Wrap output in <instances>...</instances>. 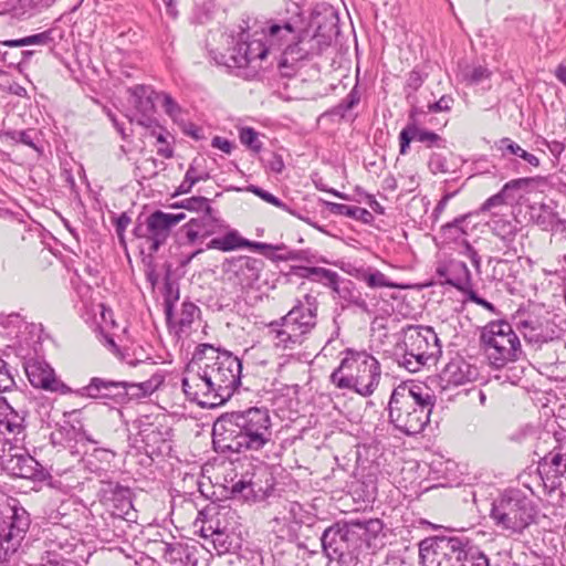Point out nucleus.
I'll return each instance as SVG.
<instances>
[{
	"label": "nucleus",
	"instance_id": "nucleus-1",
	"mask_svg": "<svg viewBox=\"0 0 566 566\" xmlns=\"http://www.w3.org/2000/svg\"><path fill=\"white\" fill-rule=\"evenodd\" d=\"M203 365L188 367L181 386L187 399L201 407L214 408L227 402L241 385L242 364L232 353L202 345Z\"/></svg>",
	"mask_w": 566,
	"mask_h": 566
},
{
	"label": "nucleus",
	"instance_id": "nucleus-2",
	"mask_svg": "<svg viewBox=\"0 0 566 566\" xmlns=\"http://www.w3.org/2000/svg\"><path fill=\"white\" fill-rule=\"evenodd\" d=\"M213 443L226 453L259 451L272 441L268 408L250 407L222 413L213 424Z\"/></svg>",
	"mask_w": 566,
	"mask_h": 566
},
{
	"label": "nucleus",
	"instance_id": "nucleus-3",
	"mask_svg": "<svg viewBox=\"0 0 566 566\" xmlns=\"http://www.w3.org/2000/svg\"><path fill=\"white\" fill-rule=\"evenodd\" d=\"M434 403L430 388L420 384L400 385L390 396V421L408 436L418 434L428 424Z\"/></svg>",
	"mask_w": 566,
	"mask_h": 566
},
{
	"label": "nucleus",
	"instance_id": "nucleus-4",
	"mask_svg": "<svg viewBox=\"0 0 566 566\" xmlns=\"http://www.w3.org/2000/svg\"><path fill=\"white\" fill-rule=\"evenodd\" d=\"M339 365L331 374V382L338 389H348L361 397H370L379 386L381 367L366 350L344 349Z\"/></svg>",
	"mask_w": 566,
	"mask_h": 566
},
{
	"label": "nucleus",
	"instance_id": "nucleus-5",
	"mask_svg": "<svg viewBox=\"0 0 566 566\" xmlns=\"http://www.w3.org/2000/svg\"><path fill=\"white\" fill-rule=\"evenodd\" d=\"M258 32L252 38L249 33L242 31L238 38H232L231 45L227 52L211 51V56L218 65L226 66L237 76L253 78L262 67V61L268 56L269 49L262 42V39H255Z\"/></svg>",
	"mask_w": 566,
	"mask_h": 566
},
{
	"label": "nucleus",
	"instance_id": "nucleus-6",
	"mask_svg": "<svg viewBox=\"0 0 566 566\" xmlns=\"http://www.w3.org/2000/svg\"><path fill=\"white\" fill-rule=\"evenodd\" d=\"M506 321H492L481 332V344L490 365L496 369L518 360L523 354L521 340Z\"/></svg>",
	"mask_w": 566,
	"mask_h": 566
},
{
	"label": "nucleus",
	"instance_id": "nucleus-7",
	"mask_svg": "<svg viewBox=\"0 0 566 566\" xmlns=\"http://www.w3.org/2000/svg\"><path fill=\"white\" fill-rule=\"evenodd\" d=\"M535 509L528 496L517 489L503 492L493 501L490 516L494 524L513 533H520L534 518Z\"/></svg>",
	"mask_w": 566,
	"mask_h": 566
},
{
	"label": "nucleus",
	"instance_id": "nucleus-8",
	"mask_svg": "<svg viewBox=\"0 0 566 566\" xmlns=\"http://www.w3.org/2000/svg\"><path fill=\"white\" fill-rule=\"evenodd\" d=\"M30 527L29 513L17 499L0 496V563L7 562L20 547Z\"/></svg>",
	"mask_w": 566,
	"mask_h": 566
},
{
	"label": "nucleus",
	"instance_id": "nucleus-9",
	"mask_svg": "<svg viewBox=\"0 0 566 566\" xmlns=\"http://www.w3.org/2000/svg\"><path fill=\"white\" fill-rule=\"evenodd\" d=\"M405 353L398 358L399 366L410 373L419 371L430 359L441 353L439 338L432 327L409 325L405 329Z\"/></svg>",
	"mask_w": 566,
	"mask_h": 566
},
{
	"label": "nucleus",
	"instance_id": "nucleus-10",
	"mask_svg": "<svg viewBox=\"0 0 566 566\" xmlns=\"http://www.w3.org/2000/svg\"><path fill=\"white\" fill-rule=\"evenodd\" d=\"M470 541L460 536L429 537L419 544L422 566H463L462 558Z\"/></svg>",
	"mask_w": 566,
	"mask_h": 566
},
{
	"label": "nucleus",
	"instance_id": "nucleus-11",
	"mask_svg": "<svg viewBox=\"0 0 566 566\" xmlns=\"http://www.w3.org/2000/svg\"><path fill=\"white\" fill-rule=\"evenodd\" d=\"M513 325L524 340L536 348L559 338L562 333L555 315L542 310L517 312L513 317Z\"/></svg>",
	"mask_w": 566,
	"mask_h": 566
},
{
	"label": "nucleus",
	"instance_id": "nucleus-12",
	"mask_svg": "<svg viewBox=\"0 0 566 566\" xmlns=\"http://www.w3.org/2000/svg\"><path fill=\"white\" fill-rule=\"evenodd\" d=\"M186 218L184 212L169 213L156 210L143 221L139 217L134 228L137 238L145 239L151 252H157L168 240L172 228Z\"/></svg>",
	"mask_w": 566,
	"mask_h": 566
},
{
	"label": "nucleus",
	"instance_id": "nucleus-13",
	"mask_svg": "<svg viewBox=\"0 0 566 566\" xmlns=\"http://www.w3.org/2000/svg\"><path fill=\"white\" fill-rule=\"evenodd\" d=\"M331 43L332 38L322 33L319 29L313 34L304 30L297 35L295 34V39L286 44L282 51L279 66L287 67L296 62L318 56L331 46Z\"/></svg>",
	"mask_w": 566,
	"mask_h": 566
},
{
	"label": "nucleus",
	"instance_id": "nucleus-14",
	"mask_svg": "<svg viewBox=\"0 0 566 566\" xmlns=\"http://www.w3.org/2000/svg\"><path fill=\"white\" fill-rule=\"evenodd\" d=\"M322 547L329 560L349 564L357 558L358 548L347 523L333 525L324 531Z\"/></svg>",
	"mask_w": 566,
	"mask_h": 566
},
{
	"label": "nucleus",
	"instance_id": "nucleus-15",
	"mask_svg": "<svg viewBox=\"0 0 566 566\" xmlns=\"http://www.w3.org/2000/svg\"><path fill=\"white\" fill-rule=\"evenodd\" d=\"M127 92L129 93L128 101L136 111L134 118L130 120H136L137 124L147 128L157 127L158 125L154 114L155 103H158L159 93L147 85H136L129 87Z\"/></svg>",
	"mask_w": 566,
	"mask_h": 566
},
{
	"label": "nucleus",
	"instance_id": "nucleus-16",
	"mask_svg": "<svg viewBox=\"0 0 566 566\" xmlns=\"http://www.w3.org/2000/svg\"><path fill=\"white\" fill-rule=\"evenodd\" d=\"M468 216L455 218L452 222L441 227L440 237L443 243H458L461 247L459 251L461 254L468 256L478 273H481V258L476 250L467 240V230L463 223L467 221Z\"/></svg>",
	"mask_w": 566,
	"mask_h": 566
},
{
	"label": "nucleus",
	"instance_id": "nucleus-17",
	"mask_svg": "<svg viewBox=\"0 0 566 566\" xmlns=\"http://www.w3.org/2000/svg\"><path fill=\"white\" fill-rule=\"evenodd\" d=\"M124 389L122 381L93 377L86 386L77 389L75 394L80 397L111 400L114 403L124 405L126 395Z\"/></svg>",
	"mask_w": 566,
	"mask_h": 566
},
{
	"label": "nucleus",
	"instance_id": "nucleus-18",
	"mask_svg": "<svg viewBox=\"0 0 566 566\" xmlns=\"http://www.w3.org/2000/svg\"><path fill=\"white\" fill-rule=\"evenodd\" d=\"M284 316L307 339L317 324L316 297L305 295L304 302L298 301Z\"/></svg>",
	"mask_w": 566,
	"mask_h": 566
},
{
	"label": "nucleus",
	"instance_id": "nucleus-19",
	"mask_svg": "<svg viewBox=\"0 0 566 566\" xmlns=\"http://www.w3.org/2000/svg\"><path fill=\"white\" fill-rule=\"evenodd\" d=\"M24 370L33 387L61 394L72 391L71 388L55 377L53 368L43 360H29L24 366Z\"/></svg>",
	"mask_w": 566,
	"mask_h": 566
},
{
	"label": "nucleus",
	"instance_id": "nucleus-20",
	"mask_svg": "<svg viewBox=\"0 0 566 566\" xmlns=\"http://www.w3.org/2000/svg\"><path fill=\"white\" fill-rule=\"evenodd\" d=\"M15 399L0 395V433L10 434L15 442L25 438L24 411L14 406Z\"/></svg>",
	"mask_w": 566,
	"mask_h": 566
},
{
	"label": "nucleus",
	"instance_id": "nucleus-21",
	"mask_svg": "<svg viewBox=\"0 0 566 566\" xmlns=\"http://www.w3.org/2000/svg\"><path fill=\"white\" fill-rule=\"evenodd\" d=\"M418 108H412L409 114L410 122L399 134L400 154H407L411 140H418L428 147H444V139L433 132L421 129L416 124V116L419 114Z\"/></svg>",
	"mask_w": 566,
	"mask_h": 566
},
{
	"label": "nucleus",
	"instance_id": "nucleus-22",
	"mask_svg": "<svg viewBox=\"0 0 566 566\" xmlns=\"http://www.w3.org/2000/svg\"><path fill=\"white\" fill-rule=\"evenodd\" d=\"M6 471L21 479L42 481L46 478L44 468L21 447L6 460Z\"/></svg>",
	"mask_w": 566,
	"mask_h": 566
},
{
	"label": "nucleus",
	"instance_id": "nucleus-23",
	"mask_svg": "<svg viewBox=\"0 0 566 566\" xmlns=\"http://www.w3.org/2000/svg\"><path fill=\"white\" fill-rule=\"evenodd\" d=\"M156 553L170 566H196V548L182 542L172 539L160 541L156 544Z\"/></svg>",
	"mask_w": 566,
	"mask_h": 566
},
{
	"label": "nucleus",
	"instance_id": "nucleus-24",
	"mask_svg": "<svg viewBox=\"0 0 566 566\" xmlns=\"http://www.w3.org/2000/svg\"><path fill=\"white\" fill-rule=\"evenodd\" d=\"M168 293L165 297V314L166 318L169 325H174L176 328V335L181 336L182 334L187 333L188 329H190L195 318L199 315L200 310L199 307L192 303V302H184L181 305V311L178 314V317L176 321H172V314H174V303L178 300L179 295L178 292L172 296L171 286H167Z\"/></svg>",
	"mask_w": 566,
	"mask_h": 566
},
{
	"label": "nucleus",
	"instance_id": "nucleus-25",
	"mask_svg": "<svg viewBox=\"0 0 566 566\" xmlns=\"http://www.w3.org/2000/svg\"><path fill=\"white\" fill-rule=\"evenodd\" d=\"M268 337L275 348L293 350L303 345L306 339L290 324L285 316L266 325Z\"/></svg>",
	"mask_w": 566,
	"mask_h": 566
},
{
	"label": "nucleus",
	"instance_id": "nucleus-26",
	"mask_svg": "<svg viewBox=\"0 0 566 566\" xmlns=\"http://www.w3.org/2000/svg\"><path fill=\"white\" fill-rule=\"evenodd\" d=\"M436 273L442 284H448L465 294L472 289V276L467 264L459 260H449L440 263Z\"/></svg>",
	"mask_w": 566,
	"mask_h": 566
},
{
	"label": "nucleus",
	"instance_id": "nucleus-27",
	"mask_svg": "<svg viewBox=\"0 0 566 566\" xmlns=\"http://www.w3.org/2000/svg\"><path fill=\"white\" fill-rule=\"evenodd\" d=\"M479 376L478 368L461 357L451 359L440 373L442 388L461 386L475 380Z\"/></svg>",
	"mask_w": 566,
	"mask_h": 566
},
{
	"label": "nucleus",
	"instance_id": "nucleus-28",
	"mask_svg": "<svg viewBox=\"0 0 566 566\" xmlns=\"http://www.w3.org/2000/svg\"><path fill=\"white\" fill-rule=\"evenodd\" d=\"M263 268L264 262L252 256H240L230 263V271L241 290L253 287L259 281Z\"/></svg>",
	"mask_w": 566,
	"mask_h": 566
},
{
	"label": "nucleus",
	"instance_id": "nucleus-29",
	"mask_svg": "<svg viewBox=\"0 0 566 566\" xmlns=\"http://www.w3.org/2000/svg\"><path fill=\"white\" fill-rule=\"evenodd\" d=\"M104 499L108 502L114 517L129 521L133 512L132 494L128 488L118 483H108L104 489Z\"/></svg>",
	"mask_w": 566,
	"mask_h": 566
},
{
	"label": "nucleus",
	"instance_id": "nucleus-30",
	"mask_svg": "<svg viewBox=\"0 0 566 566\" xmlns=\"http://www.w3.org/2000/svg\"><path fill=\"white\" fill-rule=\"evenodd\" d=\"M255 39H262L270 54L273 50H280L287 41L292 42L295 39V30L290 22H270L260 33L258 32Z\"/></svg>",
	"mask_w": 566,
	"mask_h": 566
},
{
	"label": "nucleus",
	"instance_id": "nucleus-31",
	"mask_svg": "<svg viewBox=\"0 0 566 566\" xmlns=\"http://www.w3.org/2000/svg\"><path fill=\"white\" fill-rule=\"evenodd\" d=\"M218 220L213 216V210L202 213L197 218L190 219L184 227L182 232L188 241L192 244L199 239H206L217 231Z\"/></svg>",
	"mask_w": 566,
	"mask_h": 566
},
{
	"label": "nucleus",
	"instance_id": "nucleus-32",
	"mask_svg": "<svg viewBox=\"0 0 566 566\" xmlns=\"http://www.w3.org/2000/svg\"><path fill=\"white\" fill-rule=\"evenodd\" d=\"M358 551L365 544L367 547L373 545V541L381 533L384 524L379 518L350 520L347 522Z\"/></svg>",
	"mask_w": 566,
	"mask_h": 566
},
{
	"label": "nucleus",
	"instance_id": "nucleus-33",
	"mask_svg": "<svg viewBox=\"0 0 566 566\" xmlns=\"http://www.w3.org/2000/svg\"><path fill=\"white\" fill-rule=\"evenodd\" d=\"M332 290L342 301L343 308L347 306H355L363 312H369L367 302L363 298L361 293L357 290L350 280H344L339 277Z\"/></svg>",
	"mask_w": 566,
	"mask_h": 566
},
{
	"label": "nucleus",
	"instance_id": "nucleus-34",
	"mask_svg": "<svg viewBox=\"0 0 566 566\" xmlns=\"http://www.w3.org/2000/svg\"><path fill=\"white\" fill-rule=\"evenodd\" d=\"M539 471L546 474L553 472L555 478L566 474V447L554 448L539 463Z\"/></svg>",
	"mask_w": 566,
	"mask_h": 566
},
{
	"label": "nucleus",
	"instance_id": "nucleus-35",
	"mask_svg": "<svg viewBox=\"0 0 566 566\" xmlns=\"http://www.w3.org/2000/svg\"><path fill=\"white\" fill-rule=\"evenodd\" d=\"M209 536L210 544L219 555L235 553L241 546L240 538L234 533L224 530L216 528V531H211Z\"/></svg>",
	"mask_w": 566,
	"mask_h": 566
},
{
	"label": "nucleus",
	"instance_id": "nucleus-36",
	"mask_svg": "<svg viewBox=\"0 0 566 566\" xmlns=\"http://www.w3.org/2000/svg\"><path fill=\"white\" fill-rule=\"evenodd\" d=\"M495 147L499 151H501V156L503 158H506L507 156H515L523 159L532 167L536 168L539 166V159L535 155L526 151L517 143L509 137H503L497 140L495 143Z\"/></svg>",
	"mask_w": 566,
	"mask_h": 566
},
{
	"label": "nucleus",
	"instance_id": "nucleus-37",
	"mask_svg": "<svg viewBox=\"0 0 566 566\" xmlns=\"http://www.w3.org/2000/svg\"><path fill=\"white\" fill-rule=\"evenodd\" d=\"M350 274L354 275L357 280L365 282L370 289L398 287L397 284L391 282L382 272L377 269L359 268L356 269L355 272H350Z\"/></svg>",
	"mask_w": 566,
	"mask_h": 566
},
{
	"label": "nucleus",
	"instance_id": "nucleus-38",
	"mask_svg": "<svg viewBox=\"0 0 566 566\" xmlns=\"http://www.w3.org/2000/svg\"><path fill=\"white\" fill-rule=\"evenodd\" d=\"M249 244L250 241L242 238L237 230H230L223 237L213 238L210 240V242L207 244V248L229 252L245 248Z\"/></svg>",
	"mask_w": 566,
	"mask_h": 566
},
{
	"label": "nucleus",
	"instance_id": "nucleus-39",
	"mask_svg": "<svg viewBox=\"0 0 566 566\" xmlns=\"http://www.w3.org/2000/svg\"><path fill=\"white\" fill-rule=\"evenodd\" d=\"M539 178L523 177L510 180L502 189L512 202L517 201L524 193L531 192L538 184Z\"/></svg>",
	"mask_w": 566,
	"mask_h": 566
},
{
	"label": "nucleus",
	"instance_id": "nucleus-40",
	"mask_svg": "<svg viewBox=\"0 0 566 566\" xmlns=\"http://www.w3.org/2000/svg\"><path fill=\"white\" fill-rule=\"evenodd\" d=\"M328 207L329 211L335 214L349 217L355 220H360L364 223H370L374 219L373 214L367 209L357 206L328 202Z\"/></svg>",
	"mask_w": 566,
	"mask_h": 566
},
{
	"label": "nucleus",
	"instance_id": "nucleus-41",
	"mask_svg": "<svg viewBox=\"0 0 566 566\" xmlns=\"http://www.w3.org/2000/svg\"><path fill=\"white\" fill-rule=\"evenodd\" d=\"M532 219L544 230L552 229L557 220V214L549 205L541 203L537 209L533 208Z\"/></svg>",
	"mask_w": 566,
	"mask_h": 566
},
{
	"label": "nucleus",
	"instance_id": "nucleus-42",
	"mask_svg": "<svg viewBox=\"0 0 566 566\" xmlns=\"http://www.w3.org/2000/svg\"><path fill=\"white\" fill-rule=\"evenodd\" d=\"M491 230L494 235L500 238L506 244L511 243L517 232V228L511 221L499 218L492 221Z\"/></svg>",
	"mask_w": 566,
	"mask_h": 566
},
{
	"label": "nucleus",
	"instance_id": "nucleus-43",
	"mask_svg": "<svg viewBox=\"0 0 566 566\" xmlns=\"http://www.w3.org/2000/svg\"><path fill=\"white\" fill-rule=\"evenodd\" d=\"M306 277H314L315 281L323 282L328 287H333L337 281L339 280V275L337 272L332 271L325 268L311 266L304 269Z\"/></svg>",
	"mask_w": 566,
	"mask_h": 566
},
{
	"label": "nucleus",
	"instance_id": "nucleus-44",
	"mask_svg": "<svg viewBox=\"0 0 566 566\" xmlns=\"http://www.w3.org/2000/svg\"><path fill=\"white\" fill-rule=\"evenodd\" d=\"M6 136L15 144L20 143L38 150L35 142L39 139V134L34 128L25 130H8L6 132Z\"/></svg>",
	"mask_w": 566,
	"mask_h": 566
},
{
	"label": "nucleus",
	"instance_id": "nucleus-45",
	"mask_svg": "<svg viewBox=\"0 0 566 566\" xmlns=\"http://www.w3.org/2000/svg\"><path fill=\"white\" fill-rule=\"evenodd\" d=\"M17 370L0 357V394L12 392L17 387L14 375Z\"/></svg>",
	"mask_w": 566,
	"mask_h": 566
},
{
	"label": "nucleus",
	"instance_id": "nucleus-46",
	"mask_svg": "<svg viewBox=\"0 0 566 566\" xmlns=\"http://www.w3.org/2000/svg\"><path fill=\"white\" fill-rule=\"evenodd\" d=\"M126 392L125 395V403L128 402L132 399H139L147 397L151 394V385L148 381L145 382H129V381H122Z\"/></svg>",
	"mask_w": 566,
	"mask_h": 566
},
{
	"label": "nucleus",
	"instance_id": "nucleus-47",
	"mask_svg": "<svg viewBox=\"0 0 566 566\" xmlns=\"http://www.w3.org/2000/svg\"><path fill=\"white\" fill-rule=\"evenodd\" d=\"M360 101V93L357 85H355L347 96L332 109V114L340 117H345L346 113L358 105Z\"/></svg>",
	"mask_w": 566,
	"mask_h": 566
},
{
	"label": "nucleus",
	"instance_id": "nucleus-48",
	"mask_svg": "<svg viewBox=\"0 0 566 566\" xmlns=\"http://www.w3.org/2000/svg\"><path fill=\"white\" fill-rule=\"evenodd\" d=\"M158 103H160L165 113L175 122L182 120V109L179 104L167 93L158 94Z\"/></svg>",
	"mask_w": 566,
	"mask_h": 566
},
{
	"label": "nucleus",
	"instance_id": "nucleus-49",
	"mask_svg": "<svg viewBox=\"0 0 566 566\" xmlns=\"http://www.w3.org/2000/svg\"><path fill=\"white\" fill-rule=\"evenodd\" d=\"M176 207L202 213L212 211L209 200L201 196L186 198L181 200L180 203L176 205Z\"/></svg>",
	"mask_w": 566,
	"mask_h": 566
},
{
	"label": "nucleus",
	"instance_id": "nucleus-50",
	"mask_svg": "<svg viewBox=\"0 0 566 566\" xmlns=\"http://www.w3.org/2000/svg\"><path fill=\"white\" fill-rule=\"evenodd\" d=\"M491 71L482 65L468 67L463 71V80L471 85H478L491 76Z\"/></svg>",
	"mask_w": 566,
	"mask_h": 566
},
{
	"label": "nucleus",
	"instance_id": "nucleus-51",
	"mask_svg": "<svg viewBox=\"0 0 566 566\" xmlns=\"http://www.w3.org/2000/svg\"><path fill=\"white\" fill-rule=\"evenodd\" d=\"M239 138L241 144L255 153L260 151L262 148V143L259 139L258 133L251 127L241 128Z\"/></svg>",
	"mask_w": 566,
	"mask_h": 566
},
{
	"label": "nucleus",
	"instance_id": "nucleus-52",
	"mask_svg": "<svg viewBox=\"0 0 566 566\" xmlns=\"http://www.w3.org/2000/svg\"><path fill=\"white\" fill-rule=\"evenodd\" d=\"M513 203L506 193L501 189L497 193L488 198L480 207L481 212L491 211L494 208L502 207L505 205Z\"/></svg>",
	"mask_w": 566,
	"mask_h": 566
},
{
	"label": "nucleus",
	"instance_id": "nucleus-53",
	"mask_svg": "<svg viewBox=\"0 0 566 566\" xmlns=\"http://www.w3.org/2000/svg\"><path fill=\"white\" fill-rule=\"evenodd\" d=\"M247 190L249 192H252L253 195L258 196L259 198H261L262 200H264L265 202L268 203H271L280 209H287V205L284 203L282 200H280L277 197H275L274 195H272L271 192L258 187V186H254V185H250Z\"/></svg>",
	"mask_w": 566,
	"mask_h": 566
},
{
	"label": "nucleus",
	"instance_id": "nucleus-54",
	"mask_svg": "<svg viewBox=\"0 0 566 566\" xmlns=\"http://www.w3.org/2000/svg\"><path fill=\"white\" fill-rule=\"evenodd\" d=\"M231 492L233 495H240L245 500L254 496V483L251 480L240 479L234 482L231 486Z\"/></svg>",
	"mask_w": 566,
	"mask_h": 566
},
{
	"label": "nucleus",
	"instance_id": "nucleus-55",
	"mask_svg": "<svg viewBox=\"0 0 566 566\" xmlns=\"http://www.w3.org/2000/svg\"><path fill=\"white\" fill-rule=\"evenodd\" d=\"M19 442L12 438H3L0 439V464L6 470V460L10 459V455H13L15 450L19 449Z\"/></svg>",
	"mask_w": 566,
	"mask_h": 566
},
{
	"label": "nucleus",
	"instance_id": "nucleus-56",
	"mask_svg": "<svg viewBox=\"0 0 566 566\" xmlns=\"http://www.w3.org/2000/svg\"><path fill=\"white\" fill-rule=\"evenodd\" d=\"M52 31L48 30L38 34L22 38L21 44L25 45H46L52 41Z\"/></svg>",
	"mask_w": 566,
	"mask_h": 566
},
{
	"label": "nucleus",
	"instance_id": "nucleus-57",
	"mask_svg": "<svg viewBox=\"0 0 566 566\" xmlns=\"http://www.w3.org/2000/svg\"><path fill=\"white\" fill-rule=\"evenodd\" d=\"M453 97L450 95H442L437 102L428 105L430 113L449 112L453 105Z\"/></svg>",
	"mask_w": 566,
	"mask_h": 566
},
{
	"label": "nucleus",
	"instance_id": "nucleus-58",
	"mask_svg": "<svg viewBox=\"0 0 566 566\" xmlns=\"http://www.w3.org/2000/svg\"><path fill=\"white\" fill-rule=\"evenodd\" d=\"M428 165L433 174H444L449 171L447 160L440 154H432Z\"/></svg>",
	"mask_w": 566,
	"mask_h": 566
},
{
	"label": "nucleus",
	"instance_id": "nucleus-59",
	"mask_svg": "<svg viewBox=\"0 0 566 566\" xmlns=\"http://www.w3.org/2000/svg\"><path fill=\"white\" fill-rule=\"evenodd\" d=\"M263 160L265 166L275 174H281L285 167L283 157L276 153H271L270 157Z\"/></svg>",
	"mask_w": 566,
	"mask_h": 566
},
{
	"label": "nucleus",
	"instance_id": "nucleus-60",
	"mask_svg": "<svg viewBox=\"0 0 566 566\" xmlns=\"http://www.w3.org/2000/svg\"><path fill=\"white\" fill-rule=\"evenodd\" d=\"M464 295L467 296L468 301H471V302L482 306L483 308H485L486 311H489L493 314L496 313L495 306L491 302L479 296L478 293L473 289L469 290Z\"/></svg>",
	"mask_w": 566,
	"mask_h": 566
},
{
	"label": "nucleus",
	"instance_id": "nucleus-61",
	"mask_svg": "<svg viewBox=\"0 0 566 566\" xmlns=\"http://www.w3.org/2000/svg\"><path fill=\"white\" fill-rule=\"evenodd\" d=\"M211 146L220 149L224 154H230L233 149V144L227 138L216 136L211 140Z\"/></svg>",
	"mask_w": 566,
	"mask_h": 566
},
{
	"label": "nucleus",
	"instance_id": "nucleus-62",
	"mask_svg": "<svg viewBox=\"0 0 566 566\" xmlns=\"http://www.w3.org/2000/svg\"><path fill=\"white\" fill-rule=\"evenodd\" d=\"M185 176L190 177V179L193 180V182L196 184L201 180H206L209 177L208 174L200 171L199 169L196 168L195 161L190 165Z\"/></svg>",
	"mask_w": 566,
	"mask_h": 566
},
{
	"label": "nucleus",
	"instance_id": "nucleus-63",
	"mask_svg": "<svg viewBox=\"0 0 566 566\" xmlns=\"http://www.w3.org/2000/svg\"><path fill=\"white\" fill-rule=\"evenodd\" d=\"M422 83H423V78L419 72H417V71L410 72L408 80H407V85L409 87H411L412 90H418L422 85Z\"/></svg>",
	"mask_w": 566,
	"mask_h": 566
},
{
	"label": "nucleus",
	"instance_id": "nucleus-64",
	"mask_svg": "<svg viewBox=\"0 0 566 566\" xmlns=\"http://www.w3.org/2000/svg\"><path fill=\"white\" fill-rule=\"evenodd\" d=\"M130 223V218L126 213H122L116 220V231L118 237L123 235V232Z\"/></svg>",
	"mask_w": 566,
	"mask_h": 566
}]
</instances>
